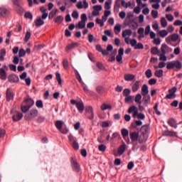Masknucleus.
I'll use <instances>...</instances> for the list:
<instances>
[{"label": "nucleus", "instance_id": "obj_1", "mask_svg": "<svg viewBox=\"0 0 182 182\" xmlns=\"http://www.w3.org/2000/svg\"><path fill=\"white\" fill-rule=\"evenodd\" d=\"M171 48L167 46V44L164 43L161 47V52L158 56H159V60H163V62L167 61V56H166V53H168V52H171Z\"/></svg>", "mask_w": 182, "mask_h": 182}, {"label": "nucleus", "instance_id": "obj_2", "mask_svg": "<svg viewBox=\"0 0 182 182\" xmlns=\"http://www.w3.org/2000/svg\"><path fill=\"white\" fill-rule=\"evenodd\" d=\"M177 69V70H180V69H182V63L180 60H174V61H170L166 63V69L168 70H171V69Z\"/></svg>", "mask_w": 182, "mask_h": 182}, {"label": "nucleus", "instance_id": "obj_3", "mask_svg": "<svg viewBox=\"0 0 182 182\" xmlns=\"http://www.w3.org/2000/svg\"><path fill=\"white\" fill-rule=\"evenodd\" d=\"M95 49L96 50H97V52H100V53H102L103 56H109V52H112V50H113V46L109 44L107 46L106 50H103V48H102V46L100 44H97L95 46Z\"/></svg>", "mask_w": 182, "mask_h": 182}, {"label": "nucleus", "instance_id": "obj_4", "mask_svg": "<svg viewBox=\"0 0 182 182\" xmlns=\"http://www.w3.org/2000/svg\"><path fill=\"white\" fill-rule=\"evenodd\" d=\"M71 105H75L78 112L80 113H83V111L85 110V105L83 104V101H76L75 100H70Z\"/></svg>", "mask_w": 182, "mask_h": 182}, {"label": "nucleus", "instance_id": "obj_5", "mask_svg": "<svg viewBox=\"0 0 182 182\" xmlns=\"http://www.w3.org/2000/svg\"><path fill=\"white\" fill-rule=\"evenodd\" d=\"M130 45L134 48V49H144V46L141 43H137V40L133 38L130 40Z\"/></svg>", "mask_w": 182, "mask_h": 182}, {"label": "nucleus", "instance_id": "obj_6", "mask_svg": "<svg viewBox=\"0 0 182 182\" xmlns=\"http://www.w3.org/2000/svg\"><path fill=\"white\" fill-rule=\"evenodd\" d=\"M38 116V109H31L29 113H27L24 118L26 120H32Z\"/></svg>", "mask_w": 182, "mask_h": 182}, {"label": "nucleus", "instance_id": "obj_7", "mask_svg": "<svg viewBox=\"0 0 182 182\" xmlns=\"http://www.w3.org/2000/svg\"><path fill=\"white\" fill-rule=\"evenodd\" d=\"M176 92H177V87H173L171 89L168 90V95H166L165 99H174L176 98V97L177 96L176 95Z\"/></svg>", "mask_w": 182, "mask_h": 182}, {"label": "nucleus", "instance_id": "obj_8", "mask_svg": "<svg viewBox=\"0 0 182 182\" xmlns=\"http://www.w3.org/2000/svg\"><path fill=\"white\" fill-rule=\"evenodd\" d=\"M71 166L73 167V170L76 171V173H79L80 171V166L77 164V161L75 160L73 158L71 159Z\"/></svg>", "mask_w": 182, "mask_h": 182}, {"label": "nucleus", "instance_id": "obj_9", "mask_svg": "<svg viewBox=\"0 0 182 182\" xmlns=\"http://www.w3.org/2000/svg\"><path fill=\"white\" fill-rule=\"evenodd\" d=\"M6 96L7 102H10L11 100H14V96H15V95L14 94V92L12 91V89L7 88L6 92Z\"/></svg>", "mask_w": 182, "mask_h": 182}, {"label": "nucleus", "instance_id": "obj_10", "mask_svg": "<svg viewBox=\"0 0 182 182\" xmlns=\"http://www.w3.org/2000/svg\"><path fill=\"white\" fill-rule=\"evenodd\" d=\"M23 117L22 112H16L12 115V119L14 122H19Z\"/></svg>", "mask_w": 182, "mask_h": 182}, {"label": "nucleus", "instance_id": "obj_11", "mask_svg": "<svg viewBox=\"0 0 182 182\" xmlns=\"http://www.w3.org/2000/svg\"><path fill=\"white\" fill-rule=\"evenodd\" d=\"M134 114L132 115V117H134V119H136V117H137V112H139V109L135 107L134 105L131 106L129 109H128V113H133Z\"/></svg>", "mask_w": 182, "mask_h": 182}, {"label": "nucleus", "instance_id": "obj_12", "mask_svg": "<svg viewBox=\"0 0 182 182\" xmlns=\"http://www.w3.org/2000/svg\"><path fill=\"white\" fill-rule=\"evenodd\" d=\"M142 96H143L142 100L144 102V106H146V107H147V106H149V104L150 103V101L151 100V97L149 94L144 95Z\"/></svg>", "mask_w": 182, "mask_h": 182}, {"label": "nucleus", "instance_id": "obj_13", "mask_svg": "<svg viewBox=\"0 0 182 182\" xmlns=\"http://www.w3.org/2000/svg\"><path fill=\"white\" fill-rule=\"evenodd\" d=\"M43 19L44 18H42V16H39L35 20L34 23L37 28H39V26L45 25V21H43Z\"/></svg>", "mask_w": 182, "mask_h": 182}, {"label": "nucleus", "instance_id": "obj_14", "mask_svg": "<svg viewBox=\"0 0 182 182\" xmlns=\"http://www.w3.org/2000/svg\"><path fill=\"white\" fill-rule=\"evenodd\" d=\"M132 89L134 93H136L140 89V81H135L132 84Z\"/></svg>", "mask_w": 182, "mask_h": 182}, {"label": "nucleus", "instance_id": "obj_15", "mask_svg": "<svg viewBox=\"0 0 182 182\" xmlns=\"http://www.w3.org/2000/svg\"><path fill=\"white\" fill-rule=\"evenodd\" d=\"M9 15V11L5 7H0V18H5Z\"/></svg>", "mask_w": 182, "mask_h": 182}, {"label": "nucleus", "instance_id": "obj_16", "mask_svg": "<svg viewBox=\"0 0 182 182\" xmlns=\"http://www.w3.org/2000/svg\"><path fill=\"white\" fill-rule=\"evenodd\" d=\"M168 124L171 127H173V129H177V127H178L177 120L176 119H174V118H170L168 120Z\"/></svg>", "mask_w": 182, "mask_h": 182}, {"label": "nucleus", "instance_id": "obj_17", "mask_svg": "<svg viewBox=\"0 0 182 182\" xmlns=\"http://www.w3.org/2000/svg\"><path fill=\"white\" fill-rule=\"evenodd\" d=\"M9 82H11L12 83H16L19 82V77L15 74L10 75L9 76Z\"/></svg>", "mask_w": 182, "mask_h": 182}, {"label": "nucleus", "instance_id": "obj_18", "mask_svg": "<svg viewBox=\"0 0 182 182\" xmlns=\"http://www.w3.org/2000/svg\"><path fill=\"white\" fill-rule=\"evenodd\" d=\"M86 113H90L91 117H89L90 120H93L95 119V112H93V107L92 106H88L85 108Z\"/></svg>", "mask_w": 182, "mask_h": 182}, {"label": "nucleus", "instance_id": "obj_19", "mask_svg": "<svg viewBox=\"0 0 182 182\" xmlns=\"http://www.w3.org/2000/svg\"><path fill=\"white\" fill-rule=\"evenodd\" d=\"M79 45H80L79 43H73L66 47L65 51L69 52V50H72V49H75V48H77Z\"/></svg>", "mask_w": 182, "mask_h": 182}, {"label": "nucleus", "instance_id": "obj_20", "mask_svg": "<svg viewBox=\"0 0 182 182\" xmlns=\"http://www.w3.org/2000/svg\"><path fill=\"white\" fill-rule=\"evenodd\" d=\"M132 141H137L139 140V133L134 132L129 134Z\"/></svg>", "mask_w": 182, "mask_h": 182}, {"label": "nucleus", "instance_id": "obj_21", "mask_svg": "<svg viewBox=\"0 0 182 182\" xmlns=\"http://www.w3.org/2000/svg\"><path fill=\"white\" fill-rule=\"evenodd\" d=\"M134 77H136V76L133 74H125L124 75V79L126 82H132V80H134Z\"/></svg>", "mask_w": 182, "mask_h": 182}, {"label": "nucleus", "instance_id": "obj_22", "mask_svg": "<svg viewBox=\"0 0 182 182\" xmlns=\"http://www.w3.org/2000/svg\"><path fill=\"white\" fill-rule=\"evenodd\" d=\"M141 95H149V86L147 85L144 84L142 85Z\"/></svg>", "mask_w": 182, "mask_h": 182}, {"label": "nucleus", "instance_id": "obj_23", "mask_svg": "<svg viewBox=\"0 0 182 182\" xmlns=\"http://www.w3.org/2000/svg\"><path fill=\"white\" fill-rule=\"evenodd\" d=\"M146 141H147V135L141 134L139 138V143L141 144L143 143H146Z\"/></svg>", "mask_w": 182, "mask_h": 182}, {"label": "nucleus", "instance_id": "obj_24", "mask_svg": "<svg viewBox=\"0 0 182 182\" xmlns=\"http://www.w3.org/2000/svg\"><path fill=\"white\" fill-rule=\"evenodd\" d=\"M133 31L132 29H126L122 32V38H127L126 36H132Z\"/></svg>", "mask_w": 182, "mask_h": 182}, {"label": "nucleus", "instance_id": "obj_25", "mask_svg": "<svg viewBox=\"0 0 182 182\" xmlns=\"http://www.w3.org/2000/svg\"><path fill=\"white\" fill-rule=\"evenodd\" d=\"M13 2L16 6H17L18 9L21 11V8H22V5H23V1L22 0H13Z\"/></svg>", "mask_w": 182, "mask_h": 182}, {"label": "nucleus", "instance_id": "obj_26", "mask_svg": "<svg viewBox=\"0 0 182 182\" xmlns=\"http://www.w3.org/2000/svg\"><path fill=\"white\" fill-rule=\"evenodd\" d=\"M0 79L1 80H6V72L4 68H0Z\"/></svg>", "mask_w": 182, "mask_h": 182}, {"label": "nucleus", "instance_id": "obj_27", "mask_svg": "<svg viewBox=\"0 0 182 182\" xmlns=\"http://www.w3.org/2000/svg\"><path fill=\"white\" fill-rule=\"evenodd\" d=\"M75 28L78 29H85L86 28V22L82 21H79L75 26Z\"/></svg>", "mask_w": 182, "mask_h": 182}, {"label": "nucleus", "instance_id": "obj_28", "mask_svg": "<svg viewBox=\"0 0 182 182\" xmlns=\"http://www.w3.org/2000/svg\"><path fill=\"white\" fill-rule=\"evenodd\" d=\"M125 151H126V144H124L119 147L117 153L118 154H119V156H122V154H123V153H124Z\"/></svg>", "mask_w": 182, "mask_h": 182}, {"label": "nucleus", "instance_id": "obj_29", "mask_svg": "<svg viewBox=\"0 0 182 182\" xmlns=\"http://www.w3.org/2000/svg\"><path fill=\"white\" fill-rule=\"evenodd\" d=\"M134 102L136 105H141V94L139 93L135 96Z\"/></svg>", "mask_w": 182, "mask_h": 182}, {"label": "nucleus", "instance_id": "obj_30", "mask_svg": "<svg viewBox=\"0 0 182 182\" xmlns=\"http://www.w3.org/2000/svg\"><path fill=\"white\" fill-rule=\"evenodd\" d=\"M150 129L147 125H143L141 128V134L147 135L148 132H149Z\"/></svg>", "mask_w": 182, "mask_h": 182}, {"label": "nucleus", "instance_id": "obj_31", "mask_svg": "<svg viewBox=\"0 0 182 182\" xmlns=\"http://www.w3.org/2000/svg\"><path fill=\"white\" fill-rule=\"evenodd\" d=\"M132 151H137V150H139V143L137 142V141H132Z\"/></svg>", "mask_w": 182, "mask_h": 182}, {"label": "nucleus", "instance_id": "obj_32", "mask_svg": "<svg viewBox=\"0 0 182 182\" xmlns=\"http://www.w3.org/2000/svg\"><path fill=\"white\" fill-rule=\"evenodd\" d=\"M151 55H158V56H159L160 54V50H159V48H157V47H153L151 49Z\"/></svg>", "mask_w": 182, "mask_h": 182}, {"label": "nucleus", "instance_id": "obj_33", "mask_svg": "<svg viewBox=\"0 0 182 182\" xmlns=\"http://www.w3.org/2000/svg\"><path fill=\"white\" fill-rule=\"evenodd\" d=\"M100 109H101V110H102V111H105V110H107V109H109V110H112V105H107V104H102V105H101V107H100Z\"/></svg>", "mask_w": 182, "mask_h": 182}, {"label": "nucleus", "instance_id": "obj_34", "mask_svg": "<svg viewBox=\"0 0 182 182\" xmlns=\"http://www.w3.org/2000/svg\"><path fill=\"white\" fill-rule=\"evenodd\" d=\"M114 31L116 35H119L122 31V26L120 24H117L114 28Z\"/></svg>", "mask_w": 182, "mask_h": 182}, {"label": "nucleus", "instance_id": "obj_35", "mask_svg": "<svg viewBox=\"0 0 182 182\" xmlns=\"http://www.w3.org/2000/svg\"><path fill=\"white\" fill-rule=\"evenodd\" d=\"M24 103H26V105H28V106H31V107H32L33 105H35V102L31 98L26 99L24 100Z\"/></svg>", "mask_w": 182, "mask_h": 182}, {"label": "nucleus", "instance_id": "obj_36", "mask_svg": "<svg viewBox=\"0 0 182 182\" xmlns=\"http://www.w3.org/2000/svg\"><path fill=\"white\" fill-rule=\"evenodd\" d=\"M68 139L70 144H73V143H75L76 141H77V139H76V137H75L72 134H70L68 135Z\"/></svg>", "mask_w": 182, "mask_h": 182}, {"label": "nucleus", "instance_id": "obj_37", "mask_svg": "<svg viewBox=\"0 0 182 182\" xmlns=\"http://www.w3.org/2000/svg\"><path fill=\"white\" fill-rule=\"evenodd\" d=\"M96 91L99 95H103V93H105V87L102 85H99L96 87Z\"/></svg>", "mask_w": 182, "mask_h": 182}, {"label": "nucleus", "instance_id": "obj_38", "mask_svg": "<svg viewBox=\"0 0 182 182\" xmlns=\"http://www.w3.org/2000/svg\"><path fill=\"white\" fill-rule=\"evenodd\" d=\"M55 127L58 129V130H62V127H63V122L56 121Z\"/></svg>", "mask_w": 182, "mask_h": 182}, {"label": "nucleus", "instance_id": "obj_39", "mask_svg": "<svg viewBox=\"0 0 182 182\" xmlns=\"http://www.w3.org/2000/svg\"><path fill=\"white\" fill-rule=\"evenodd\" d=\"M163 73H164L163 70H158L155 71L154 75L156 77H163Z\"/></svg>", "mask_w": 182, "mask_h": 182}, {"label": "nucleus", "instance_id": "obj_40", "mask_svg": "<svg viewBox=\"0 0 182 182\" xmlns=\"http://www.w3.org/2000/svg\"><path fill=\"white\" fill-rule=\"evenodd\" d=\"M40 11L43 13L42 19H46V8H45V6H42L41 7Z\"/></svg>", "mask_w": 182, "mask_h": 182}, {"label": "nucleus", "instance_id": "obj_41", "mask_svg": "<svg viewBox=\"0 0 182 182\" xmlns=\"http://www.w3.org/2000/svg\"><path fill=\"white\" fill-rule=\"evenodd\" d=\"M30 109L31 106H29V105L21 106V112L23 113H26V112H28Z\"/></svg>", "mask_w": 182, "mask_h": 182}, {"label": "nucleus", "instance_id": "obj_42", "mask_svg": "<svg viewBox=\"0 0 182 182\" xmlns=\"http://www.w3.org/2000/svg\"><path fill=\"white\" fill-rule=\"evenodd\" d=\"M131 93H132V91L129 88H125L123 90V96H124V97H126L127 96H130Z\"/></svg>", "mask_w": 182, "mask_h": 182}, {"label": "nucleus", "instance_id": "obj_43", "mask_svg": "<svg viewBox=\"0 0 182 182\" xmlns=\"http://www.w3.org/2000/svg\"><path fill=\"white\" fill-rule=\"evenodd\" d=\"M164 136L173 137V136H176V132H171V131H166V132H164Z\"/></svg>", "mask_w": 182, "mask_h": 182}, {"label": "nucleus", "instance_id": "obj_44", "mask_svg": "<svg viewBox=\"0 0 182 182\" xmlns=\"http://www.w3.org/2000/svg\"><path fill=\"white\" fill-rule=\"evenodd\" d=\"M56 14H58V9L53 10L49 14V16H48L49 19H53Z\"/></svg>", "mask_w": 182, "mask_h": 182}, {"label": "nucleus", "instance_id": "obj_45", "mask_svg": "<svg viewBox=\"0 0 182 182\" xmlns=\"http://www.w3.org/2000/svg\"><path fill=\"white\" fill-rule=\"evenodd\" d=\"M121 133L122 137H127V136H129V130H127V129H122L121 130Z\"/></svg>", "mask_w": 182, "mask_h": 182}, {"label": "nucleus", "instance_id": "obj_46", "mask_svg": "<svg viewBox=\"0 0 182 182\" xmlns=\"http://www.w3.org/2000/svg\"><path fill=\"white\" fill-rule=\"evenodd\" d=\"M161 25L162 28H166V26H167V20H166V18L162 17L161 18Z\"/></svg>", "mask_w": 182, "mask_h": 182}, {"label": "nucleus", "instance_id": "obj_47", "mask_svg": "<svg viewBox=\"0 0 182 182\" xmlns=\"http://www.w3.org/2000/svg\"><path fill=\"white\" fill-rule=\"evenodd\" d=\"M55 23H62V22H63V16H57L56 18L55 19Z\"/></svg>", "mask_w": 182, "mask_h": 182}, {"label": "nucleus", "instance_id": "obj_48", "mask_svg": "<svg viewBox=\"0 0 182 182\" xmlns=\"http://www.w3.org/2000/svg\"><path fill=\"white\" fill-rule=\"evenodd\" d=\"M159 35L161 38H166L168 35V32L166 30H162L159 32Z\"/></svg>", "mask_w": 182, "mask_h": 182}, {"label": "nucleus", "instance_id": "obj_49", "mask_svg": "<svg viewBox=\"0 0 182 182\" xmlns=\"http://www.w3.org/2000/svg\"><path fill=\"white\" fill-rule=\"evenodd\" d=\"M36 106L38 109H42V107H43V102H42V100H37L36 102Z\"/></svg>", "mask_w": 182, "mask_h": 182}, {"label": "nucleus", "instance_id": "obj_50", "mask_svg": "<svg viewBox=\"0 0 182 182\" xmlns=\"http://www.w3.org/2000/svg\"><path fill=\"white\" fill-rule=\"evenodd\" d=\"M178 34L177 33H173L172 35H171V39L172 41V42H176V41L178 39Z\"/></svg>", "mask_w": 182, "mask_h": 182}, {"label": "nucleus", "instance_id": "obj_51", "mask_svg": "<svg viewBox=\"0 0 182 182\" xmlns=\"http://www.w3.org/2000/svg\"><path fill=\"white\" fill-rule=\"evenodd\" d=\"M25 55H26V52L25 51V50L23 48H21L18 51L19 58H23V56H25Z\"/></svg>", "mask_w": 182, "mask_h": 182}, {"label": "nucleus", "instance_id": "obj_52", "mask_svg": "<svg viewBox=\"0 0 182 182\" xmlns=\"http://www.w3.org/2000/svg\"><path fill=\"white\" fill-rule=\"evenodd\" d=\"M55 77H56L57 82H58V85H62V78L60 77V73H56Z\"/></svg>", "mask_w": 182, "mask_h": 182}, {"label": "nucleus", "instance_id": "obj_53", "mask_svg": "<svg viewBox=\"0 0 182 182\" xmlns=\"http://www.w3.org/2000/svg\"><path fill=\"white\" fill-rule=\"evenodd\" d=\"M151 15H152V18H154V19H157V18H159V11H157L156 10H152Z\"/></svg>", "mask_w": 182, "mask_h": 182}, {"label": "nucleus", "instance_id": "obj_54", "mask_svg": "<svg viewBox=\"0 0 182 182\" xmlns=\"http://www.w3.org/2000/svg\"><path fill=\"white\" fill-rule=\"evenodd\" d=\"M145 75L148 79H150V77H151V76H153V73H151V70L150 69H148L146 72H145Z\"/></svg>", "mask_w": 182, "mask_h": 182}, {"label": "nucleus", "instance_id": "obj_55", "mask_svg": "<svg viewBox=\"0 0 182 182\" xmlns=\"http://www.w3.org/2000/svg\"><path fill=\"white\" fill-rule=\"evenodd\" d=\"M136 117L139 120H144L146 119V115L143 113H139V112H137Z\"/></svg>", "mask_w": 182, "mask_h": 182}, {"label": "nucleus", "instance_id": "obj_56", "mask_svg": "<svg viewBox=\"0 0 182 182\" xmlns=\"http://www.w3.org/2000/svg\"><path fill=\"white\" fill-rule=\"evenodd\" d=\"M106 149H107L106 145H105L103 144L98 146V150L100 151H106Z\"/></svg>", "mask_w": 182, "mask_h": 182}, {"label": "nucleus", "instance_id": "obj_57", "mask_svg": "<svg viewBox=\"0 0 182 182\" xmlns=\"http://www.w3.org/2000/svg\"><path fill=\"white\" fill-rule=\"evenodd\" d=\"M28 2V6H32V5H33V4H36V5H38V4H39V0H33L32 1V0H27Z\"/></svg>", "mask_w": 182, "mask_h": 182}, {"label": "nucleus", "instance_id": "obj_58", "mask_svg": "<svg viewBox=\"0 0 182 182\" xmlns=\"http://www.w3.org/2000/svg\"><path fill=\"white\" fill-rule=\"evenodd\" d=\"M72 18L74 19H78L79 18V13H77V11H74L71 14Z\"/></svg>", "mask_w": 182, "mask_h": 182}, {"label": "nucleus", "instance_id": "obj_59", "mask_svg": "<svg viewBox=\"0 0 182 182\" xmlns=\"http://www.w3.org/2000/svg\"><path fill=\"white\" fill-rule=\"evenodd\" d=\"M32 34L31 33V32L27 31L24 38V42H28V41H29L31 36Z\"/></svg>", "mask_w": 182, "mask_h": 182}, {"label": "nucleus", "instance_id": "obj_60", "mask_svg": "<svg viewBox=\"0 0 182 182\" xmlns=\"http://www.w3.org/2000/svg\"><path fill=\"white\" fill-rule=\"evenodd\" d=\"M166 18L169 22H173V21H174V16L172 14H166Z\"/></svg>", "mask_w": 182, "mask_h": 182}, {"label": "nucleus", "instance_id": "obj_61", "mask_svg": "<svg viewBox=\"0 0 182 182\" xmlns=\"http://www.w3.org/2000/svg\"><path fill=\"white\" fill-rule=\"evenodd\" d=\"M96 23H97L98 25H100V26H105V21H103L102 20H101L100 18H97L95 20Z\"/></svg>", "mask_w": 182, "mask_h": 182}, {"label": "nucleus", "instance_id": "obj_62", "mask_svg": "<svg viewBox=\"0 0 182 182\" xmlns=\"http://www.w3.org/2000/svg\"><path fill=\"white\" fill-rule=\"evenodd\" d=\"M63 65L65 69H69V61L68 60H63Z\"/></svg>", "mask_w": 182, "mask_h": 182}, {"label": "nucleus", "instance_id": "obj_63", "mask_svg": "<svg viewBox=\"0 0 182 182\" xmlns=\"http://www.w3.org/2000/svg\"><path fill=\"white\" fill-rule=\"evenodd\" d=\"M71 146L73 147L74 150H79V143H77V141L71 144Z\"/></svg>", "mask_w": 182, "mask_h": 182}, {"label": "nucleus", "instance_id": "obj_64", "mask_svg": "<svg viewBox=\"0 0 182 182\" xmlns=\"http://www.w3.org/2000/svg\"><path fill=\"white\" fill-rule=\"evenodd\" d=\"M102 5H96L93 6V10L97 11L98 12H100V11H102Z\"/></svg>", "mask_w": 182, "mask_h": 182}]
</instances>
